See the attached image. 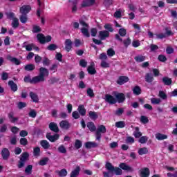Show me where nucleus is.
<instances>
[{
    "instance_id": "obj_1",
    "label": "nucleus",
    "mask_w": 177,
    "mask_h": 177,
    "mask_svg": "<svg viewBox=\"0 0 177 177\" xmlns=\"http://www.w3.org/2000/svg\"><path fill=\"white\" fill-rule=\"evenodd\" d=\"M105 168L107 169V171H109L112 174H115V175L117 176L122 175V169L123 171H128L129 172H132V171H133L132 167L124 162L120 163L119 165V167H114L110 162H107L105 165Z\"/></svg>"
},
{
    "instance_id": "obj_2",
    "label": "nucleus",
    "mask_w": 177,
    "mask_h": 177,
    "mask_svg": "<svg viewBox=\"0 0 177 177\" xmlns=\"http://www.w3.org/2000/svg\"><path fill=\"white\" fill-rule=\"evenodd\" d=\"M49 76V71H48L47 68L44 67H40L39 69V75L36 77V80H37V82H45L46 81V79L45 77Z\"/></svg>"
},
{
    "instance_id": "obj_3",
    "label": "nucleus",
    "mask_w": 177,
    "mask_h": 177,
    "mask_svg": "<svg viewBox=\"0 0 177 177\" xmlns=\"http://www.w3.org/2000/svg\"><path fill=\"white\" fill-rule=\"evenodd\" d=\"M30 158V153L28 152H24L21 154L19 160L18 161L17 168L19 169L23 168L26 165V162Z\"/></svg>"
},
{
    "instance_id": "obj_4",
    "label": "nucleus",
    "mask_w": 177,
    "mask_h": 177,
    "mask_svg": "<svg viewBox=\"0 0 177 177\" xmlns=\"http://www.w3.org/2000/svg\"><path fill=\"white\" fill-rule=\"evenodd\" d=\"M37 41H39V44H41V45H44V44H46V42H50L52 41V36L48 35L46 36L44 35L42 33H39L37 35Z\"/></svg>"
},
{
    "instance_id": "obj_5",
    "label": "nucleus",
    "mask_w": 177,
    "mask_h": 177,
    "mask_svg": "<svg viewBox=\"0 0 177 177\" xmlns=\"http://www.w3.org/2000/svg\"><path fill=\"white\" fill-rule=\"evenodd\" d=\"M106 132H107L106 126L103 124L100 125L95 132L96 140L100 141V139H102V133H106Z\"/></svg>"
},
{
    "instance_id": "obj_6",
    "label": "nucleus",
    "mask_w": 177,
    "mask_h": 177,
    "mask_svg": "<svg viewBox=\"0 0 177 177\" xmlns=\"http://www.w3.org/2000/svg\"><path fill=\"white\" fill-rule=\"evenodd\" d=\"M19 12L21 15H27L31 12V6L30 5L22 6L19 8Z\"/></svg>"
},
{
    "instance_id": "obj_7",
    "label": "nucleus",
    "mask_w": 177,
    "mask_h": 177,
    "mask_svg": "<svg viewBox=\"0 0 177 177\" xmlns=\"http://www.w3.org/2000/svg\"><path fill=\"white\" fill-rule=\"evenodd\" d=\"M105 102L109 103V104H115L117 103V99L110 94H106Z\"/></svg>"
},
{
    "instance_id": "obj_8",
    "label": "nucleus",
    "mask_w": 177,
    "mask_h": 177,
    "mask_svg": "<svg viewBox=\"0 0 177 177\" xmlns=\"http://www.w3.org/2000/svg\"><path fill=\"white\" fill-rule=\"evenodd\" d=\"M46 138L52 142H56V140H59V138H60V135L55 133L53 136L50 133H47Z\"/></svg>"
},
{
    "instance_id": "obj_9",
    "label": "nucleus",
    "mask_w": 177,
    "mask_h": 177,
    "mask_svg": "<svg viewBox=\"0 0 177 177\" xmlns=\"http://www.w3.org/2000/svg\"><path fill=\"white\" fill-rule=\"evenodd\" d=\"M109 37H110V32L107 30H101L99 32L98 38H100L101 41H104V39L109 38Z\"/></svg>"
},
{
    "instance_id": "obj_10",
    "label": "nucleus",
    "mask_w": 177,
    "mask_h": 177,
    "mask_svg": "<svg viewBox=\"0 0 177 177\" xmlns=\"http://www.w3.org/2000/svg\"><path fill=\"white\" fill-rule=\"evenodd\" d=\"M24 82L26 84H38V80H37V77L35 76L31 79L30 75L25 76L24 78Z\"/></svg>"
},
{
    "instance_id": "obj_11",
    "label": "nucleus",
    "mask_w": 177,
    "mask_h": 177,
    "mask_svg": "<svg viewBox=\"0 0 177 177\" xmlns=\"http://www.w3.org/2000/svg\"><path fill=\"white\" fill-rule=\"evenodd\" d=\"M129 81V77L128 76H120L117 81L116 83L118 85H124V84H127Z\"/></svg>"
},
{
    "instance_id": "obj_12",
    "label": "nucleus",
    "mask_w": 177,
    "mask_h": 177,
    "mask_svg": "<svg viewBox=\"0 0 177 177\" xmlns=\"http://www.w3.org/2000/svg\"><path fill=\"white\" fill-rule=\"evenodd\" d=\"M1 157L3 160H9V157H10V151L8 148H3L1 150Z\"/></svg>"
},
{
    "instance_id": "obj_13",
    "label": "nucleus",
    "mask_w": 177,
    "mask_h": 177,
    "mask_svg": "<svg viewBox=\"0 0 177 177\" xmlns=\"http://www.w3.org/2000/svg\"><path fill=\"white\" fill-rule=\"evenodd\" d=\"M150 176V169L149 167L142 168L140 171V177H149Z\"/></svg>"
},
{
    "instance_id": "obj_14",
    "label": "nucleus",
    "mask_w": 177,
    "mask_h": 177,
    "mask_svg": "<svg viewBox=\"0 0 177 177\" xmlns=\"http://www.w3.org/2000/svg\"><path fill=\"white\" fill-rule=\"evenodd\" d=\"M96 3V1L95 0H84L82 3V8H88L89 6H92Z\"/></svg>"
},
{
    "instance_id": "obj_15",
    "label": "nucleus",
    "mask_w": 177,
    "mask_h": 177,
    "mask_svg": "<svg viewBox=\"0 0 177 177\" xmlns=\"http://www.w3.org/2000/svg\"><path fill=\"white\" fill-rule=\"evenodd\" d=\"M115 96L118 103H124L125 102V94L123 93H118Z\"/></svg>"
},
{
    "instance_id": "obj_16",
    "label": "nucleus",
    "mask_w": 177,
    "mask_h": 177,
    "mask_svg": "<svg viewBox=\"0 0 177 177\" xmlns=\"http://www.w3.org/2000/svg\"><path fill=\"white\" fill-rule=\"evenodd\" d=\"M48 128L50 130H51L53 132H55V133H59V131H60L59 129V126H57V124L53 122H50L48 124Z\"/></svg>"
},
{
    "instance_id": "obj_17",
    "label": "nucleus",
    "mask_w": 177,
    "mask_h": 177,
    "mask_svg": "<svg viewBox=\"0 0 177 177\" xmlns=\"http://www.w3.org/2000/svg\"><path fill=\"white\" fill-rule=\"evenodd\" d=\"M7 60H9V62H11V63H14V64L16 66H20V64H21V62L19 61V59L13 57L11 55L7 56Z\"/></svg>"
},
{
    "instance_id": "obj_18",
    "label": "nucleus",
    "mask_w": 177,
    "mask_h": 177,
    "mask_svg": "<svg viewBox=\"0 0 177 177\" xmlns=\"http://www.w3.org/2000/svg\"><path fill=\"white\" fill-rule=\"evenodd\" d=\"M71 49H73V41H71V39H67L65 40V50L70 52Z\"/></svg>"
},
{
    "instance_id": "obj_19",
    "label": "nucleus",
    "mask_w": 177,
    "mask_h": 177,
    "mask_svg": "<svg viewBox=\"0 0 177 177\" xmlns=\"http://www.w3.org/2000/svg\"><path fill=\"white\" fill-rule=\"evenodd\" d=\"M80 172H81V167L77 166L74 170L71 172L70 177H78L80 176Z\"/></svg>"
},
{
    "instance_id": "obj_20",
    "label": "nucleus",
    "mask_w": 177,
    "mask_h": 177,
    "mask_svg": "<svg viewBox=\"0 0 177 177\" xmlns=\"http://www.w3.org/2000/svg\"><path fill=\"white\" fill-rule=\"evenodd\" d=\"M99 114H100V113L90 111L88 112V117L91 120H93V121H95V120L99 118Z\"/></svg>"
},
{
    "instance_id": "obj_21",
    "label": "nucleus",
    "mask_w": 177,
    "mask_h": 177,
    "mask_svg": "<svg viewBox=\"0 0 177 177\" xmlns=\"http://www.w3.org/2000/svg\"><path fill=\"white\" fill-rule=\"evenodd\" d=\"M77 111L82 117H85L86 115V109H85V106L84 104H80L77 108Z\"/></svg>"
},
{
    "instance_id": "obj_22",
    "label": "nucleus",
    "mask_w": 177,
    "mask_h": 177,
    "mask_svg": "<svg viewBox=\"0 0 177 177\" xmlns=\"http://www.w3.org/2000/svg\"><path fill=\"white\" fill-rule=\"evenodd\" d=\"M59 127H61V128H62V129H68L71 127V125L70 124L68 121L62 120L59 123Z\"/></svg>"
},
{
    "instance_id": "obj_23",
    "label": "nucleus",
    "mask_w": 177,
    "mask_h": 177,
    "mask_svg": "<svg viewBox=\"0 0 177 177\" xmlns=\"http://www.w3.org/2000/svg\"><path fill=\"white\" fill-rule=\"evenodd\" d=\"M8 86H10L12 92H17V89H18L17 84L15 83L13 80L8 81Z\"/></svg>"
},
{
    "instance_id": "obj_24",
    "label": "nucleus",
    "mask_w": 177,
    "mask_h": 177,
    "mask_svg": "<svg viewBox=\"0 0 177 177\" xmlns=\"http://www.w3.org/2000/svg\"><path fill=\"white\" fill-rule=\"evenodd\" d=\"M29 96L34 103H38V102H39V98L38 97V95H37V93L30 91Z\"/></svg>"
},
{
    "instance_id": "obj_25",
    "label": "nucleus",
    "mask_w": 177,
    "mask_h": 177,
    "mask_svg": "<svg viewBox=\"0 0 177 177\" xmlns=\"http://www.w3.org/2000/svg\"><path fill=\"white\" fill-rule=\"evenodd\" d=\"M97 146H99V145L96 142H93L91 141L85 142L86 149H93L95 147H97Z\"/></svg>"
},
{
    "instance_id": "obj_26",
    "label": "nucleus",
    "mask_w": 177,
    "mask_h": 177,
    "mask_svg": "<svg viewBox=\"0 0 177 177\" xmlns=\"http://www.w3.org/2000/svg\"><path fill=\"white\" fill-rule=\"evenodd\" d=\"M40 145L44 150H48L50 147V144H49V142L46 140H43L40 142Z\"/></svg>"
},
{
    "instance_id": "obj_27",
    "label": "nucleus",
    "mask_w": 177,
    "mask_h": 177,
    "mask_svg": "<svg viewBox=\"0 0 177 177\" xmlns=\"http://www.w3.org/2000/svg\"><path fill=\"white\" fill-rule=\"evenodd\" d=\"M86 127L91 132H95V131H96V126L93 122H87Z\"/></svg>"
},
{
    "instance_id": "obj_28",
    "label": "nucleus",
    "mask_w": 177,
    "mask_h": 177,
    "mask_svg": "<svg viewBox=\"0 0 177 177\" xmlns=\"http://www.w3.org/2000/svg\"><path fill=\"white\" fill-rule=\"evenodd\" d=\"M162 82H163L164 85L169 86V85H172V79L168 77H164L162 79Z\"/></svg>"
},
{
    "instance_id": "obj_29",
    "label": "nucleus",
    "mask_w": 177,
    "mask_h": 177,
    "mask_svg": "<svg viewBox=\"0 0 177 177\" xmlns=\"http://www.w3.org/2000/svg\"><path fill=\"white\" fill-rule=\"evenodd\" d=\"M14 115H15V113L13 112H10L8 113V118L10 122H12V124H15V122H17V121H19V118H15Z\"/></svg>"
},
{
    "instance_id": "obj_30",
    "label": "nucleus",
    "mask_w": 177,
    "mask_h": 177,
    "mask_svg": "<svg viewBox=\"0 0 177 177\" xmlns=\"http://www.w3.org/2000/svg\"><path fill=\"white\" fill-rule=\"evenodd\" d=\"M133 93L136 95V96H139V95L142 94V88L139 86H135L133 88Z\"/></svg>"
},
{
    "instance_id": "obj_31",
    "label": "nucleus",
    "mask_w": 177,
    "mask_h": 177,
    "mask_svg": "<svg viewBox=\"0 0 177 177\" xmlns=\"http://www.w3.org/2000/svg\"><path fill=\"white\" fill-rule=\"evenodd\" d=\"M156 138L158 140H165V139H168V136L162 134L161 133H157L156 134Z\"/></svg>"
},
{
    "instance_id": "obj_32",
    "label": "nucleus",
    "mask_w": 177,
    "mask_h": 177,
    "mask_svg": "<svg viewBox=\"0 0 177 177\" xmlns=\"http://www.w3.org/2000/svg\"><path fill=\"white\" fill-rule=\"evenodd\" d=\"M25 71H34L35 70V65L34 64H28L24 66Z\"/></svg>"
},
{
    "instance_id": "obj_33",
    "label": "nucleus",
    "mask_w": 177,
    "mask_h": 177,
    "mask_svg": "<svg viewBox=\"0 0 177 177\" xmlns=\"http://www.w3.org/2000/svg\"><path fill=\"white\" fill-rule=\"evenodd\" d=\"M145 81L146 82H148V84H151L154 81V77H153V75L151 73H147L145 75Z\"/></svg>"
},
{
    "instance_id": "obj_34",
    "label": "nucleus",
    "mask_w": 177,
    "mask_h": 177,
    "mask_svg": "<svg viewBox=\"0 0 177 177\" xmlns=\"http://www.w3.org/2000/svg\"><path fill=\"white\" fill-rule=\"evenodd\" d=\"M81 32L84 37H86V38H89V37H91L88 28H82Z\"/></svg>"
},
{
    "instance_id": "obj_35",
    "label": "nucleus",
    "mask_w": 177,
    "mask_h": 177,
    "mask_svg": "<svg viewBox=\"0 0 177 177\" xmlns=\"http://www.w3.org/2000/svg\"><path fill=\"white\" fill-rule=\"evenodd\" d=\"M134 59L137 63H142L146 60V56L145 55H138L134 57Z\"/></svg>"
},
{
    "instance_id": "obj_36",
    "label": "nucleus",
    "mask_w": 177,
    "mask_h": 177,
    "mask_svg": "<svg viewBox=\"0 0 177 177\" xmlns=\"http://www.w3.org/2000/svg\"><path fill=\"white\" fill-rule=\"evenodd\" d=\"M142 132L140 131L139 127L135 128V131H133V136L134 137L138 139L139 138H142Z\"/></svg>"
},
{
    "instance_id": "obj_37",
    "label": "nucleus",
    "mask_w": 177,
    "mask_h": 177,
    "mask_svg": "<svg viewBox=\"0 0 177 177\" xmlns=\"http://www.w3.org/2000/svg\"><path fill=\"white\" fill-rule=\"evenodd\" d=\"M149 153V149L147 147H142L138 149L139 156H144L145 154H147Z\"/></svg>"
},
{
    "instance_id": "obj_38",
    "label": "nucleus",
    "mask_w": 177,
    "mask_h": 177,
    "mask_svg": "<svg viewBox=\"0 0 177 177\" xmlns=\"http://www.w3.org/2000/svg\"><path fill=\"white\" fill-rule=\"evenodd\" d=\"M33 156L35 157H39L41 156V148L36 147L33 149Z\"/></svg>"
},
{
    "instance_id": "obj_39",
    "label": "nucleus",
    "mask_w": 177,
    "mask_h": 177,
    "mask_svg": "<svg viewBox=\"0 0 177 177\" xmlns=\"http://www.w3.org/2000/svg\"><path fill=\"white\" fill-rule=\"evenodd\" d=\"M74 147L76 150L81 149L82 147V142L80 140H75Z\"/></svg>"
},
{
    "instance_id": "obj_40",
    "label": "nucleus",
    "mask_w": 177,
    "mask_h": 177,
    "mask_svg": "<svg viewBox=\"0 0 177 177\" xmlns=\"http://www.w3.org/2000/svg\"><path fill=\"white\" fill-rule=\"evenodd\" d=\"M159 97L162 99V100H167L168 99V95L163 91H160L158 94Z\"/></svg>"
},
{
    "instance_id": "obj_41",
    "label": "nucleus",
    "mask_w": 177,
    "mask_h": 177,
    "mask_svg": "<svg viewBox=\"0 0 177 177\" xmlns=\"http://www.w3.org/2000/svg\"><path fill=\"white\" fill-rule=\"evenodd\" d=\"M48 161H49V158L48 157L44 158L43 159L39 160V165L44 167V165H46V164H48Z\"/></svg>"
},
{
    "instance_id": "obj_42",
    "label": "nucleus",
    "mask_w": 177,
    "mask_h": 177,
    "mask_svg": "<svg viewBox=\"0 0 177 177\" xmlns=\"http://www.w3.org/2000/svg\"><path fill=\"white\" fill-rule=\"evenodd\" d=\"M12 26L13 28H17V27L20 26V23H19V19L14 18L12 19Z\"/></svg>"
},
{
    "instance_id": "obj_43",
    "label": "nucleus",
    "mask_w": 177,
    "mask_h": 177,
    "mask_svg": "<svg viewBox=\"0 0 177 177\" xmlns=\"http://www.w3.org/2000/svg\"><path fill=\"white\" fill-rule=\"evenodd\" d=\"M88 74L91 75H94V74H96V69L92 66H89L87 68Z\"/></svg>"
},
{
    "instance_id": "obj_44",
    "label": "nucleus",
    "mask_w": 177,
    "mask_h": 177,
    "mask_svg": "<svg viewBox=\"0 0 177 177\" xmlns=\"http://www.w3.org/2000/svg\"><path fill=\"white\" fill-rule=\"evenodd\" d=\"M57 48H58L57 45H56L55 44H51L47 46L46 49L47 50L53 51V50H56Z\"/></svg>"
},
{
    "instance_id": "obj_45",
    "label": "nucleus",
    "mask_w": 177,
    "mask_h": 177,
    "mask_svg": "<svg viewBox=\"0 0 177 177\" xmlns=\"http://www.w3.org/2000/svg\"><path fill=\"white\" fill-rule=\"evenodd\" d=\"M115 126L116 128H125V122L124 121H119L115 123Z\"/></svg>"
},
{
    "instance_id": "obj_46",
    "label": "nucleus",
    "mask_w": 177,
    "mask_h": 177,
    "mask_svg": "<svg viewBox=\"0 0 177 177\" xmlns=\"http://www.w3.org/2000/svg\"><path fill=\"white\" fill-rule=\"evenodd\" d=\"M104 28H105V30H107L109 32H113V31H114V28H113V26H111V24H105L104 26Z\"/></svg>"
},
{
    "instance_id": "obj_47",
    "label": "nucleus",
    "mask_w": 177,
    "mask_h": 177,
    "mask_svg": "<svg viewBox=\"0 0 177 177\" xmlns=\"http://www.w3.org/2000/svg\"><path fill=\"white\" fill-rule=\"evenodd\" d=\"M106 53L109 57H113V56L115 55V51L111 48L107 50Z\"/></svg>"
},
{
    "instance_id": "obj_48",
    "label": "nucleus",
    "mask_w": 177,
    "mask_h": 177,
    "mask_svg": "<svg viewBox=\"0 0 177 177\" xmlns=\"http://www.w3.org/2000/svg\"><path fill=\"white\" fill-rule=\"evenodd\" d=\"M19 20L21 23L26 24V23H27V21L28 20V18L27 17V15H24L21 14V15L19 17Z\"/></svg>"
},
{
    "instance_id": "obj_49",
    "label": "nucleus",
    "mask_w": 177,
    "mask_h": 177,
    "mask_svg": "<svg viewBox=\"0 0 177 177\" xmlns=\"http://www.w3.org/2000/svg\"><path fill=\"white\" fill-rule=\"evenodd\" d=\"M58 151L59 153L66 154V153H67V149H66V147H64V145H62L58 147Z\"/></svg>"
},
{
    "instance_id": "obj_50",
    "label": "nucleus",
    "mask_w": 177,
    "mask_h": 177,
    "mask_svg": "<svg viewBox=\"0 0 177 177\" xmlns=\"http://www.w3.org/2000/svg\"><path fill=\"white\" fill-rule=\"evenodd\" d=\"M147 140H149V138H147V136H142L140 138L138 142L139 143H141V145H145V143L147 142Z\"/></svg>"
},
{
    "instance_id": "obj_51",
    "label": "nucleus",
    "mask_w": 177,
    "mask_h": 177,
    "mask_svg": "<svg viewBox=\"0 0 177 177\" xmlns=\"http://www.w3.org/2000/svg\"><path fill=\"white\" fill-rule=\"evenodd\" d=\"M67 174L68 172L66 169H62L58 172L59 176H61V177L67 176Z\"/></svg>"
},
{
    "instance_id": "obj_52",
    "label": "nucleus",
    "mask_w": 177,
    "mask_h": 177,
    "mask_svg": "<svg viewBox=\"0 0 177 177\" xmlns=\"http://www.w3.org/2000/svg\"><path fill=\"white\" fill-rule=\"evenodd\" d=\"M19 142L21 146H27L28 145V140H27V138H20Z\"/></svg>"
},
{
    "instance_id": "obj_53",
    "label": "nucleus",
    "mask_w": 177,
    "mask_h": 177,
    "mask_svg": "<svg viewBox=\"0 0 177 177\" xmlns=\"http://www.w3.org/2000/svg\"><path fill=\"white\" fill-rule=\"evenodd\" d=\"M24 107H27V103L23 102H19L17 103V108L19 110L24 109Z\"/></svg>"
},
{
    "instance_id": "obj_54",
    "label": "nucleus",
    "mask_w": 177,
    "mask_h": 177,
    "mask_svg": "<svg viewBox=\"0 0 177 177\" xmlns=\"http://www.w3.org/2000/svg\"><path fill=\"white\" fill-rule=\"evenodd\" d=\"M123 44H124V48H128V46L131 44V38L128 37L127 39L123 40Z\"/></svg>"
},
{
    "instance_id": "obj_55",
    "label": "nucleus",
    "mask_w": 177,
    "mask_h": 177,
    "mask_svg": "<svg viewBox=\"0 0 177 177\" xmlns=\"http://www.w3.org/2000/svg\"><path fill=\"white\" fill-rule=\"evenodd\" d=\"M87 95L89 97H95V93H93V90L91 88L87 89Z\"/></svg>"
},
{
    "instance_id": "obj_56",
    "label": "nucleus",
    "mask_w": 177,
    "mask_h": 177,
    "mask_svg": "<svg viewBox=\"0 0 177 177\" xmlns=\"http://www.w3.org/2000/svg\"><path fill=\"white\" fill-rule=\"evenodd\" d=\"M151 103L152 104H160L161 103V100L159 98H152L151 99Z\"/></svg>"
},
{
    "instance_id": "obj_57",
    "label": "nucleus",
    "mask_w": 177,
    "mask_h": 177,
    "mask_svg": "<svg viewBox=\"0 0 177 177\" xmlns=\"http://www.w3.org/2000/svg\"><path fill=\"white\" fill-rule=\"evenodd\" d=\"M158 60H159V62H162V63H164L167 62V57H165L164 55H160L158 57Z\"/></svg>"
},
{
    "instance_id": "obj_58",
    "label": "nucleus",
    "mask_w": 177,
    "mask_h": 177,
    "mask_svg": "<svg viewBox=\"0 0 177 177\" xmlns=\"http://www.w3.org/2000/svg\"><path fill=\"white\" fill-rule=\"evenodd\" d=\"M119 35L120 37H125L127 35V29L120 28L119 29Z\"/></svg>"
},
{
    "instance_id": "obj_59",
    "label": "nucleus",
    "mask_w": 177,
    "mask_h": 177,
    "mask_svg": "<svg viewBox=\"0 0 177 177\" xmlns=\"http://www.w3.org/2000/svg\"><path fill=\"white\" fill-rule=\"evenodd\" d=\"M140 122L142 124H147L149 122V118L145 116V115H142L140 117Z\"/></svg>"
},
{
    "instance_id": "obj_60",
    "label": "nucleus",
    "mask_w": 177,
    "mask_h": 177,
    "mask_svg": "<svg viewBox=\"0 0 177 177\" xmlns=\"http://www.w3.org/2000/svg\"><path fill=\"white\" fill-rule=\"evenodd\" d=\"M7 19H9L10 20H13V19H16V17H15V14L12 12H6V13Z\"/></svg>"
},
{
    "instance_id": "obj_61",
    "label": "nucleus",
    "mask_w": 177,
    "mask_h": 177,
    "mask_svg": "<svg viewBox=\"0 0 177 177\" xmlns=\"http://www.w3.org/2000/svg\"><path fill=\"white\" fill-rule=\"evenodd\" d=\"M42 63L44 66H49V64H50V60L48 57H45L43 59Z\"/></svg>"
},
{
    "instance_id": "obj_62",
    "label": "nucleus",
    "mask_w": 177,
    "mask_h": 177,
    "mask_svg": "<svg viewBox=\"0 0 177 177\" xmlns=\"http://www.w3.org/2000/svg\"><path fill=\"white\" fill-rule=\"evenodd\" d=\"M132 46L133 48H139L140 46V41L139 40H133L132 41Z\"/></svg>"
},
{
    "instance_id": "obj_63",
    "label": "nucleus",
    "mask_w": 177,
    "mask_h": 177,
    "mask_svg": "<svg viewBox=\"0 0 177 177\" xmlns=\"http://www.w3.org/2000/svg\"><path fill=\"white\" fill-rule=\"evenodd\" d=\"M29 117H31L32 118H35V117H37V111H35V109H31L29 112Z\"/></svg>"
},
{
    "instance_id": "obj_64",
    "label": "nucleus",
    "mask_w": 177,
    "mask_h": 177,
    "mask_svg": "<svg viewBox=\"0 0 177 177\" xmlns=\"http://www.w3.org/2000/svg\"><path fill=\"white\" fill-rule=\"evenodd\" d=\"M50 71H53V73H56L57 71V65L56 64H53L52 66L49 68Z\"/></svg>"
}]
</instances>
